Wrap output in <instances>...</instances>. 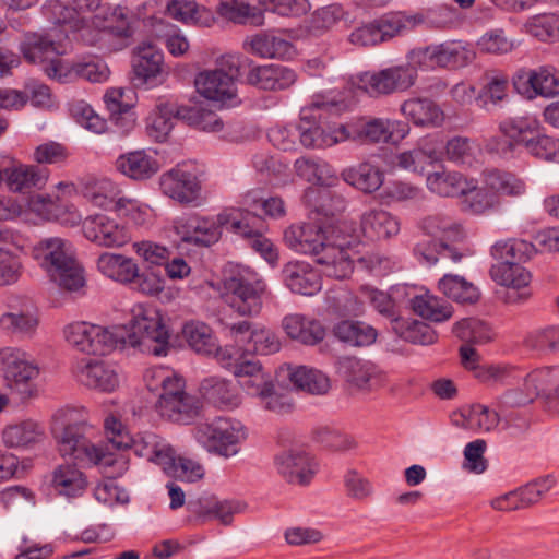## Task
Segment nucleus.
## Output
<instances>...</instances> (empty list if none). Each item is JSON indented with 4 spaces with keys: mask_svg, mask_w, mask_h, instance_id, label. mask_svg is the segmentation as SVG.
Segmentation results:
<instances>
[{
    "mask_svg": "<svg viewBox=\"0 0 559 559\" xmlns=\"http://www.w3.org/2000/svg\"><path fill=\"white\" fill-rule=\"evenodd\" d=\"M238 384L252 396L260 397L273 384L258 361H242L234 370Z\"/></svg>",
    "mask_w": 559,
    "mask_h": 559,
    "instance_id": "obj_42",
    "label": "nucleus"
},
{
    "mask_svg": "<svg viewBox=\"0 0 559 559\" xmlns=\"http://www.w3.org/2000/svg\"><path fill=\"white\" fill-rule=\"evenodd\" d=\"M352 136L365 143H397L409 133L406 122L385 118H371L359 126H347Z\"/></svg>",
    "mask_w": 559,
    "mask_h": 559,
    "instance_id": "obj_18",
    "label": "nucleus"
},
{
    "mask_svg": "<svg viewBox=\"0 0 559 559\" xmlns=\"http://www.w3.org/2000/svg\"><path fill=\"white\" fill-rule=\"evenodd\" d=\"M238 221L240 222L239 230L234 234L243 238L250 239L251 248L258 252L270 265L276 266L278 264L280 254L275 245L266 237L264 233L269 226L264 217L257 213L241 211Z\"/></svg>",
    "mask_w": 559,
    "mask_h": 559,
    "instance_id": "obj_20",
    "label": "nucleus"
},
{
    "mask_svg": "<svg viewBox=\"0 0 559 559\" xmlns=\"http://www.w3.org/2000/svg\"><path fill=\"white\" fill-rule=\"evenodd\" d=\"M84 237L99 247L120 248L131 240L129 229L105 214L87 216L82 223Z\"/></svg>",
    "mask_w": 559,
    "mask_h": 559,
    "instance_id": "obj_16",
    "label": "nucleus"
},
{
    "mask_svg": "<svg viewBox=\"0 0 559 559\" xmlns=\"http://www.w3.org/2000/svg\"><path fill=\"white\" fill-rule=\"evenodd\" d=\"M50 171L38 165L8 164L5 185L11 192L31 194L46 187Z\"/></svg>",
    "mask_w": 559,
    "mask_h": 559,
    "instance_id": "obj_24",
    "label": "nucleus"
},
{
    "mask_svg": "<svg viewBox=\"0 0 559 559\" xmlns=\"http://www.w3.org/2000/svg\"><path fill=\"white\" fill-rule=\"evenodd\" d=\"M78 10L76 7H68L60 0H47L41 7V13L48 22L68 27L70 31H78L82 27L83 20Z\"/></svg>",
    "mask_w": 559,
    "mask_h": 559,
    "instance_id": "obj_60",
    "label": "nucleus"
},
{
    "mask_svg": "<svg viewBox=\"0 0 559 559\" xmlns=\"http://www.w3.org/2000/svg\"><path fill=\"white\" fill-rule=\"evenodd\" d=\"M539 126V121L533 117H511L503 119L499 123V132L501 135L511 139L512 143L518 147L523 146L526 148Z\"/></svg>",
    "mask_w": 559,
    "mask_h": 559,
    "instance_id": "obj_48",
    "label": "nucleus"
},
{
    "mask_svg": "<svg viewBox=\"0 0 559 559\" xmlns=\"http://www.w3.org/2000/svg\"><path fill=\"white\" fill-rule=\"evenodd\" d=\"M524 29L538 40L557 41L559 40V15L555 13L534 15L525 22Z\"/></svg>",
    "mask_w": 559,
    "mask_h": 559,
    "instance_id": "obj_64",
    "label": "nucleus"
},
{
    "mask_svg": "<svg viewBox=\"0 0 559 559\" xmlns=\"http://www.w3.org/2000/svg\"><path fill=\"white\" fill-rule=\"evenodd\" d=\"M486 189L497 195L519 197L525 193V182L512 173L491 169L485 173Z\"/></svg>",
    "mask_w": 559,
    "mask_h": 559,
    "instance_id": "obj_52",
    "label": "nucleus"
},
{
    "mask_svg": "<svg viewBox=\"0 0 559 559\" xmlns=\"http://www.w3.org/2000/svg\"><path fill=\"white\" fill-rule=\"evenodd\" d=\"M181 120L170 104L160 103L146 120V133L155 142H164L174 128V121Z\"/></svg>",
    "mask_w": 559,
    "mask_h": 559,
    "instance_id": "obj_51",
    "label": "nucleus"
},
{
    "mask_svg": "<svg viewBox=\"0 0 559 559\" xmlns=\"http://www.w3.org/2000/svg\"><path fill=\"white\" fill-rule=\"evenodd\" d=\"M530 243L523 240L498 241L492 246V255L501 260L490 269L491 278L499 285L508 287L509 302H521L528 299L527 286L531 273L521 265Z\"/></svg>",
    "mask_w": 559,
    "mask_h": 559,
    "instance_id": "obj_4",
    "label": "nucleus"
},
{
    "mask_svg": "<svg viewBox=\"0 0 559 559\" xmlns=\"http://www.w3.org/2000/svg\"><path fill=\"white\" fill-rule=\"evenodd\" d=\"M243 48L262 59L287 61L296 56V48L289 40L266 32L248 36L243 41Z\"/></svg>",
    "mask_w": 559,
    "mask_h": 559,
    "instance_id": "obj_27",
    "label": "nucleus"
},
{
    "mask_svg": "<svg viewBox=\"0 0 559 559\" xmlns=\"http://www.w3.org/2000/svg\"><path fill=\"white\" fill-rule=\"evenodd\" d=\"M0 376L11 390L21 395L22 400L37 395L35 381L39 376V367L22 348L13 346L0 348Z\"/></svg>",
    "mask_w": 559,
    "mask_h": 559,
    "instance_id": "obj_9",
    "label": "nucleus"
},
{
    "mask_svg": "<svg viewBox=\"0 0 559 559\" xmlns=\"http://www.w3.org/2000/svg\"><path fill=\"white\" fill-rule=\"evenodd\" d=\"M74 374L81 384L102 392H112L119 385L116 369L98 359H82L75 365Z\"/></svg>",
    "mask_w": 559,
    "mask_h": 559,
    "instance_id": "obj_23",
    "label": "nucleus"
},
{
    "mask_svg": "<svg viewBox=\"0 0 559 559\" xmlns=\"http://www.w3.org/2000/svg\"><path fill=\"white\" fill-rule=\"evenodd\" d=\"M1 438L7 448L31 450L44 440L45 430L38 423L27 419L5 426Z\"/></svg>",
    "mask_w": 559,
    "mask_h": 559,
    "instance_id": "obj_34",
    "label": "nucleus"
},
{
    "mask_svg": "<svg viewBox=\"0 0 559 559\" xmlns=\"http://www.w3.org/2000/svg\"><path fill=\"white\" fill-rule=\"evenodd\" d=\"M558 381L559 367H546L536 369L526 374L524 378V388L534 400L540 394H546L549 404L555 407V401H552L549 395H551L552 389Z\"/></svg>",
    "mask_w": 559,
    "mask_h": 559,
    "instance_id": "obj_57",
    "label": "nucleus"
},
{
    "mask_svg": "<svg viewBox=\"0 0 559 559\" xmlns=\"http://www.w3.org/2000/svg\"><path fill=\"white\" fill-rule=\"evenodd\" d=\"M115 167L123 176L142 181L152 178L159 170V163L146 151L138 150L119 155Z\"/></svg>",
    "mask_w": 559,
    "mask_h": 559,
    "instance_id": "obj_33",
    "label": "nucleus"
},
{
    "mask_svg": "<svg viewBox=\"0 0 559 559\" xmlns=\"http://www.w3.org/2000/svg\"><path fill=\"white\" fill-rule=\"evenodd\" d=\"M334 336L350 346H369L377 340V331L362 321L343 320L333 328Z\"/></svg>",
    "mask_w": 559,
    "mask_h": 559,
    "instance_id": "obj_45",
    "label": "nucleus"
},
{
    "mask_svg": "<svg viewBox=\"0 0 559 559\" xmlns=\"http://www.w3.org/2000/svg\"><path fill=\"white\" fill-rule=\"evenodd\" d=\"M240 210L227 207L216 216H203L197 213L183 214L174 221V230L182 242L197 247H210L222 237V227L234 233L239 230Z\"/></svg>",
    "mask_w": 559,
    "mask_h": 559,
    "instance_id": "obj_6",
    "label": "nucleus"
},
{
    "mask_svg": "<svg viewBox=\"0 0 559 559\" xmlns=\"http://www.w3.org/2000/svg\"><path fill=\"white\" fill-rule=\"evenodd\" d=\"M177 116L189 126L205 132H217L223 129V121L216 114L198 106H178Z\"/></svg>",
    "mask_w": 559,
    "mask_h": 559,
    "instance_id": "obj_63",
    "label": "nucleus"
},
{
    "mask_svg": "<svg viewBox=\"0 0 559 559\" xmlns=\"http://www.w3.org/2000/svg\"><path fill=\"white\" fill-rule=\"evenodd\" d=\"M282 275L286 287L294 294L314 296L322 289L321 274L306 261L288 262Z\"/></svg>",
    "mask_w": 559,
    "mask_h": 559,
    "instance_id": "obj_25",
    "label": "nucleus"
},
{
    "mask_svg": "<svg viewBox=\"0 0 559 559\" xmlns=\"http://www.w3.org/2000/svg\"><path fill=\"white\" fill-rule=\"evenodd\" d=\"M411 306L416 314L432 322L448 321L453 314L450 304L428 292L414 296Z\"/></svg>",
    "mask_w": 559,
    "mask_h": 559,
    "instance_id": "obj_46",
    "label": "nucleus"
},
{
    "mask_svg": "<svg viewBox=\"0 0 559 559\" xmlns=\"http://www.w3.org/2000/svg\"><path fill=\"white\" fill-rule=\"evenodd\" d=\"M193 436L207 452L226 459L235 456L247 438L242 424L226 417L198 425Z\"/></svg>",
    "mask_w": 559,
    "mask_h": 559,
    "instance_id": "obj_8",
    "label": "nucleus"
},
{
    "mask_svg": "<svg viewBox=\"0 0 559 559\" xmlns=\"http://www.w3.org/2000/svg\"><path fill=\"white\" fill-rule=\"evenodd\" d=\"M294 167L296 174L310 183L331 187L338 180L334 170L320 159L300 157L296 159Z\"/></svg>",
    "mask_w": 559,
    "mask_h": 559,
    "instance_id": "obj_50",
    "label": "nucleus"
},
{
    "mask_svg": "<svg viewBox=\"0 0 559 559\" xmlns=\"http://www.w3.org/2000/svg\"><path fill=\"white\" fill-rule=\"evenodd\" d=\"M333 226L317 223L293 224L284 230V243L298 254L311 255L326 276L343 280L353 272V260L345 241L334 237Z\"/></svg>",
    "mask_w": 559,
    "mask_h": 559,
    "instance_id": "obj_1",
    "label": "nucleus"
},
{
    "mask_svg": "<svg viewBox=\"0 0 559 559\" xmlns=\"http://www.w3.org/2000/svg\"><path fill=\"white\" fill-rule=\"evenodd\" d=\"M96 265L103 275L121 284H131L139 271L132 258L111 252L102 253Z\"/></svg>",
    "mask_w": 559,
    "mask_h": 559,
    "instance_id": "obj_40",
    "label": "nucleus"
},
{
    "mask_svg": "<svg viewBox=\"0 0 559 559\" xmlns=\"http://www.w3.org/2000/svg\"><path fill=\"white\" fill-rule=\"evenodd\" d=\"M64 337L71 346L88 355H106L117 343L107 328L85 321L68 324L64 328Z\"/></svg>",
    "mask_w": 559,
    "mask_h": 559,
    "instance_id": "obj_13",
    "label": "nucleus"
},
{
    "mask_svg": "<svg viewBox=\"0 0 559 559\" xmlns=\"http://www.w3.org/2000/svg\"><path fill=\"white\" fill-rule=\"evenodd\" d=\"M248 68L246 83L261 91H285L297 81L295 70L283 64H255L253 61H248Z\"/></svg>",
    "mask_w": 559,
    "mask_h": 559,
    "instance_id": "obj_19",
    "label": "nucleus"
},
{
    "mask_svg": "<svg viewBox=\"0 0 559 559\" xmlns=\"http://www.w3.org/2000/svg\"><path fill=\"white\" fill-rule=\"evenodd\" d=\"M53 433L60 455L70 457L78 464L99 465L105 468L117 463L126 464L95 443L97 430L88 424L85 408L60 409L55 415Z\"/></svg>",
    "mask_w": 559,
    "mask_h": 559,
    "instance_id": "obj_2",
    "label": "nucleus"
},
{
    "mask_svg": "<svg viewBox=\"0 0 559 559\" xmlns=\"http://www.w3.org/2000/svg\"><path fill=\"white\" fill-rule=\"evenodd\" d=\"M516 92L530 99L559 95V71L551 66L519 69L512 78Z\"/></svg>",
    "mask_w": 559,
    "mask_h": 559,
    "instance_id": "obj_15",
    "label": "nucleus"
},
{
    "mask_svg": "<svg viewBox=\"0 0 559 559\" xmlns=\"http://www.w3.org/2000/svg\"><path fill=\"white\" fill-rule=\"evenodd\" d=\"M32 257L62 289L78 292L83 288V269L69 241L60 237L45 238L33 247Z\"/></svg>",
    "mask_w": 559,
    "mask_h": 559,
    "instance_id": "obj_3",
    "label": "nucleus"
},
{
    "mask_svg": "<svg viewBox=\"0 0 559 559\" xmlns=\"http://www.w3.org/2000/svg\"><path fill=\"white\" fill-rule=\"evenodd\" d=\"M224 288L235 311L241 316H252L260 312L267 286L255 271L236 265L226 273Z\"/></svg>",
    "mask_w": 559,
    "mask_h": 559,
    "instance_id": "obj_7",
    "label": "nucleus"
},
{
    "mask_svg": "<svg viewBox=\"0 0 559 559\" xmlns=\"http://www.w3.org/2000/svg\"><path fill=\"white\" fill-rule=\"evenodd\" d=\"M418 74L406 63L392 66L379 71L366 72L360 78L362 88L370 96L402 93L413 87Z\"/></svg>",
    "mask_w": 559,
    "mask_h": 559,
    "instance_id": "obj_12",
    "label": "nucleus"
},
{
    "mask_svg": "<svg viewBox=\"0 0 559 559\" xmlns=\"http://www.w3.org/2000/svg\"><path fill=\"white\" fill-rule=\"evenodd\" d=\"M217 13L236 24H264V15L260 8L252 7L245 0H219Z\"/></svg>",
    "mask_w": 559,
    "mask_h": 559,
    "instance_id": "obj_44",
    "label": "nucleus"
},
{
    "mask_svg": "<svg viewBox=\"0 0 559 559\" xmlns=\"http://www.w3.org/2000/svg\"><path fill=\"white\" fill-rule=\"evenodd\" d=\"M39 320L33 312H4L0 316V330L17 338L32 337L38 328Z\"/></svg>",
    "mask_w": 559,
    "mask_h": 559,
    "instance_id": "obj_53",
    "label": "nucleus"
},
{
    "mask_svg": "<svg viewBox=\"0 0 559 559\" xmlns=\"http://www.w3.org/2000/svg\"><path fill=\"white\" fill-rule=\"evenodd\" d=\"M128 328L129 332L123 340L127 345L156 357L168 354L170 334L160 312L153 305H133Z\"/></svg>",
    "mask_w": 559,
    "mask_h": 559,
    "instance_id": "obj_5",
    "label": "nucleus"
},
{
    "mask_svg": "<svg viewBox=\"0 0 559 559\" xmlns=\"http://www.w3.org/2000/svg\"><path fill=\"white\" fill-rule=\"evenodd\" d=\"M277 472L290 484L308 485L317 472L312 456L304 451H287L275 457Z\"/></svg>",
    "mask_w": 559,
    "mask_h": 559,
    "instance_id": "obj_26",
    "label": "nucleus"
},
{
    "mask_svg": "<svg viewBox=\"0 0 559 559\" xmlns=\"http://www.w3.org/2000/svg\"><path fill=\"white\" fill-rule=\"evenodd\" d=\"M133 452L148 462L159 465L162 468L173 455L174 448L160 436L152 431H144L132 437L130 447Z\"/></svg>",
    "mask_w": 559,
    "mask_h": 559,
    "instance_id": "obj_36",
    "label": "nucleus"
},
{
    "mask_svg": "<svg viewBox=\"0 0 559 559\" xmlns=\"http://www.w3.org/2000/svg\"><path fill=\"white\" fill-rule=\"evenodd\" d=\"M87 484L86 475L75 464H61L52 473L51 487L67 499L81 497Z\"/></svg>",
    "mask_w": 559,
    "mask_h": 559,
    "instance_id": "obj_38",
    "label": "nucleus"
},
{
    "mask_svg": "<svg viewBox=\"0 0 559 559\" xmlns=\"http://www.w3.org/2000/svg\"><path fill=\"white\" fill-rule=\"evenodd\" d=\"M391 328L399 337L413 344L431 345L438 337L429 324L412 318L399 317Z\"/></svg>",
    "mask_w": 559,
    "mask_h": 559,
    "instance_id": "obj_49",
    "label": "nucleus"
},
{
    "mask_svg": "<svg viewBox=\"0 0 559 559\" xmlns=\"http://www.w3.org/2000/svg\"><path fill=\"white\" fill-rule=\"evenodd\" d=\"M166 11L170 17L187 25L210 27L215 22L213 11L199 5L195 0H168Z\"/></svg>",
    "mask_w": 559,
    "mask_h": 559,
    "instance_id": "obj_39",
    "label": "nucleus"
},
{
    "mask_svg": "<svg viewBox=\"0 0 559 559\" xmlns=\"http://www.w3.org/2000/svg\"><path fill=\"white\" fill-rule=\"evenodd\" d=\"M442 159V152L431 147H416L396 156V165L407 171L424 174L425 170Z\"/></svg>",
    "mask_w": 559,
    "mask_h": 559,
    "instance_id": "obj_56",
    "label": "nucleus"
},
{
    "mask_svg": "<svg viewBox=\"0 0 559 559\" xmlns=\"http://www.w3.org/2000/svg\"><path fill=\"white\" fill-rule=\"evenodd\" d=\"M155 409L160 417L170 421L189 424L197 417L200 403L194 395L186 392V382L182 378L160 393L155 402Z\"/></svg>",
    "mask_w": 559,
    "mask_h": 559,
    "instance_id": "obj_14",
    "label": "nucleus"
},
{
    "mask_svg": "<svg viewBox=\"0 0 559 559\" xmlns=\"http://www.w3.org/2000/svg\"><path fill=\"white\" fill-rule=\"evenodd\" d=\"M198 93L206 99L223 105H234L237 98V87L230 74L223 70H205L194 80Z\"/></svg>",
    "mask_w": 559,
    "mask_h": 559,
    "instance_id": "obj_21",
    "label": "nucleus"
},
{
    "mask_svg": "<svg viewBox=\"0 0 559 559\" xmlns=\"http://www.w3.org/2000/svg\"><path fill=\"white\" fill-rule=\"evenodd\" d=\"M126 93L123 88H110L104 95V103L115 124L128 130L133 127L135 118L131 112L132 104L124 100Z\"/></svg>",
    "mask_w": 559,
    "mask_h": 559,
    "instance_id": "obj_59",
    "label": "nucleus"
},
{
    "mask_svg": "<svg viewBox=\"0 0 559 559\" xmlns=\"http://www.w3.org/2000/svg\"><path fill=\"white\" fill-rule=\"evenodd\" d=\"M201 395L217 407L234 408L240 404V397L233 383L224 378L211 376L200 384Z\"/></svg>",
    "mask_w": 559,
    "mask_h": 559,
    "instance_id": "obj_41",
    "label": "nucleus"
},
{
    "mask_svg": "<svg viewBox=\"0 0 559 559\" xmlns=\"http://www.w3.org/2000/svg\"><path fill=\"white\" fill-rule=\"evenodd\" d=\"M164 66L163 52L151 44H142L132 57L133 81L140 85L154 86L162 82Z\"/></svg>",
    "mask_w": 559,
    "mask_h": 559,
    "instance_id": "obj_22",
    "label": "nucleus"
},
{
    "mask_svg": "<svg viewBox=\"0 0 559 559\" xmlns=\"http://www.w3.org/2000/svg\"><path fill=\"white\" fill-rule=\"evenodd\" d=\"M352 133L346 124L335 128H323L316 122L301 119L299 122V140L307 148H325L349 140Z\"/></svg>",
    "mask_w": 559,
    "mask_h": 559,
    "instance_id": "obj_29",
    "label": "nucleus"
},
{
    "mask_svg": "<svg viewBox=\"0 0 559 559\" xmlns=\"http://www.w3.org/2000/svg\"><path fill=\"white\" fill-rule=\"evenodd\" d=\"M336 368L347 382L359 389H371L383 382V374L368 360L345 356L337 360Z\"/></svg>",
    "mask_w": 559,
    "mask_h": 559,
    "instance_id": "obj_28",
    "label": "nucleus"
},
{
    "mask_svg": "<svg viewBox=\"0 0 559 559\" xmlns=\"http://www.w3.org/2000/svg\"><path fill=\"white\" fill-rule=\"evenodd\" d=\"M282 328L289 338L304 345L313 346L325 337L323 324L319 320L301 313L285 316L282 320Z\"/></svg>",
    "mask_w": 559,
    "mask_h": 559,
    "instance_id": "obj_31",
    "label": "nucleus"
},
{
    "mask_svg": "<svg viewBox=\"0 0 559 559\" xmlns=\"http://www.w3.org/2000/svg\"><path fill=\"white\" fill-rule=\"evenodd\" d=\"M163 471L170 477L188 483L198 481L204 476V467L198 461L178 456L175 449L163 466Z\"/></svg>",
    "mask_w": 559,
    "mask_h": 559,
    "instance_id": "obj_62",
    "label": "nucleus"
},
{
    "mask_svg": "<svg viewBox=\"0 0 559 559\" xmlns=\"http://www.w3.org/2000/svg\"><path fill=\"white\" fill-rule=\"evenodd\" d=\"M289 380L297 389L311 394H324L330 388V380L323 372L305 366L292 370Z\"/></svg>",
    "mask_w": 559,
    "mask_h": 559,
    "instance_id": "obj_61",
    "label": "nucleus"
},
{
    "mask_svg": "<svg viewBox=\"0 0 559 559\" xmlns=\"http://www.w3.org/2000/svg\"><path fill=\"white\" fill-rule=\"evenodd\" d=\"M188 510L201 523L215 519L222 524L228 525L231 523L234 514L239 511V504L234 500H219L215 496H210L189 501Z\"/></svg>",
    "mask_w": 559,
    "mask_h": 559,
    "instance_id": "obj_32",
    "label": "nucleus"
},
{
    "mask_svg": "<svg viewBox=\"0 0 559 559\" xmlns=\"http://www.w3.org/2000/svg\"><path fill=\"white\" fill-rule=\"evenodd\" d=\"M439 290L459 304H475L480 296L478 288L459 275H444L438 283Z\"/></svg>",
    "mask_w": 559,
    "mask_h": 559,
    "instance_id": "obj_55",
    "label": "nucleus"
},
{
    "mask_svg": "<svg viewBox=\"0 0 559 559\" xmlns=\"http://www.w3.org/2000/svg\"><path fill=\"white\" fill-rule=\"evenodd\" d=\"M440 68H462L469 64L475 53L467 43L462 40L445 41L436 45Z\"/></svg>",
    "mask_w": 559,
    "mask_h": 559,
    "instance_id": "obj_58",
    "label": "nucleus"
},
{
    "mask_svg": "<svg viewBox=\"0 0 559 559\" xmlns=\"http://www.w3.org/2000/svg\"><path fill=\"white\" fill-rule=\"evenodd\" d=\"M182 335L189 347L199 355L211 356L217 349V338L211 326L204 322H186Z\"/></svg>",
    "mask_w": 559,
    "mask_h": 559,
    "instance_id": "obj_43",
    "label": "nucleus"
},
{
    "mask_svg": "<svg viewBox=\"0 0 559 559\" xmlns=\"http://www.w3.org/2000/svg\"><path fill=\"white\" fill-rule=\"evenodd\" d=\"M418 227L425 235L439 241L455 240L461 235V226L451 216L442 213L424 217Z\"/></svg>",
    "mask_w": 559,
    "mask_h": 559,
    "instance_id": "obj_54",
    "label": "nucleus"
},
{
    "mask_svg": "<svg viewBox=\"0 0 559 559\" xmlns=\"http://www.w3.org/2000/svg\"><path fill=\"white\" fill-rule=\"evenodd\" d=\"M342 178L346 183L366 193H372L382 186L384 175L370 163H361L356 167L344 169Z\"/></svg>",
    "mask_w": 559,
    "mask_h": 559,
    "instance_id": "obj_47",
    "label": "nucleus"
},
{
    "mask_svg": "<svg viewBox=\"0 0 559 559\" xmlns=\"http://www.w3.org/2000/svg\"><path fill=\"white\" fill-rule=\"evenodd\" d=\"M162 192L181 204H198L201 195V182L198 176L186 165L164 173L159 178Z\"/></svg>",
    "mask_w": 559,
    "mask_h": 559,
    "instance_id": "obj_17",
    "label": "nucleus"
},
{
    "mask_svg": "<svg viewBox=\"0 0 559 559\" xmlns=\"http://www.w3.org/2000/svg\"><path fill=\"white\" fill-rule=\"evenodd\" d=\"M364 237L370 241L386 240L400 233L401 224L396 216L382 209L365 212L360 218Z\"/></svg>",
    "mask_w": 559,
    "mask_h": 559,
    "instance_id": "obj_30",
    "label": "nucleus"
},
{
    "mask_svg": "<svg viewBox=\"0 0 559 559\" xmlns=\"http://www.w3.org/2000/svg\"><path fill=\"white\" fill-rule=\"evenodd\" d=\"M20 50L26 61L41 66L48 78L61 83L68 82V64L60 59L62 46L50 34H26Z\"/></svg>",
    "mask_w": 559,
    "mask_h": 559,
    "instance_id": "obj_11",
    "label": "nucleus"
},
{
    "mask_svg": "<svg viewBox=\"0 0 559 559\" xmlns=\"http://www.w3.org/2000/svg\"><path fill=\"white\" fill-rule=\"evenodd\" d=\"M427 188L440 197H461L475 190L476 180L457 171H435L427 176Z\"/></svg>",
    "mask_w": 559,
    "mask_h": 559,
    "instance_id": "obj_35",
    "label": "nucleus"
},
{
    "mask_svg": "<svg viewBox=\"0 0 559 559\" xmlns=\"http://www.w3.org/2000/svg\"><path fill=\"white\" fill-rule=\"evenodd\" d=\"M401 112L415 126L440 127L444 121V112L429 98H409L401 105Z\"/></svg>",
    "mask_w": 559,
    "mask_h": 559,
    "instance_id": "obj_37",
    "label": "nucleus"
},
{
    "mask_svg": "<svg viewBox=\"0 0 559 559\" xmlns=\"http://www.w3.org/2000/svg\"><path fill=\"white\" fill-rule=\"evenodd\" d=\"M82 193L93 205L115 211L136 225H142L146 221L147 209L142 207L134 199L122 197L119 187L109 179L88 180Z\"/></svg>",
    "mask_w": 559,
    "mask_h": 559,
    "instance_id": "obj_10",
    "label": "nucleus"
}]
</instances>
